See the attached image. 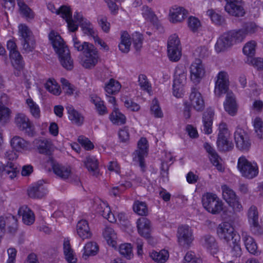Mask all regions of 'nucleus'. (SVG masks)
Returning <instances> with one entry per match:
<instances>
[{
	"instance_id": "1",
	"label": "nucleus",
	"mask_w": 263,
	"mask_h": 263,
	"mask_svg": "<svg viewBox=\"0 0 263 263\" xmlns=\"http://www.w3.org/2000/svg\"><path fill=\"white\" fill-rule=\"evenodd\" d=\"M49 39L55 52L58 54L62 66L67 70H72L73 67V61L71 58L69 50L61 36L52 31L49 34Z\"/></svg>"
},
{
	"instance_id": "2",
	"label": "nucleus",
	"mask_w": 263,
	"mask_h": 263,
	"mask_svg": "<svg viewBox=\"0 0 263 263\" xmlns=\"http://www.w3.org/2000/svg\"><path fill=\"white\" fill-rule=\"evenodd\" d=\"M244 33L241 30L230 31L224 33L217 40L215 44V50L217 52L225 51L234 44L241 42L245 38Z\"/></svg>"
},
{
	"instance_id": "3",
	"label": "nucleus",
	"mask_w": 263,
	"mask_h": 263,
	"mask_svg": "<svg viewBox=\"0 0 263 263\" xmlns=\"http://www.w3.org/2000/svg\"><path fill=\"white\" fill-rule=\"evenodd\" d=\"M18 28V34L23 49L26 53L32 51L35 47V40L32 31L25 24H20Z\"/></svg>"
},
{
	"instance_id": "4",
	"label": "nucleus",
	"mask_w": 263,
	"mask_h": 263,
	"mask_svg": "<svg viewBox=\"0 0 263 263\" xmlns=\"http://www.w3.org/2000/svg\"><path fill=\"white\" fill-rule=\"evenodd\" d=\"M203 208L212 214H218L223 210L221 200L215 194L206 193L202 197Z\"/></svg>"
},
{
	"instance_id": "5",
	"label": "nucleus",
	"mask_w": 263,
	"mask_h": 263,
	"mask_svg": "<svg viewBox=\"0 0 263 263\" xmlns=\"http://www.w3.org/2000/svg\"><path fill=\"white\" fill-rule=\"evenodd\" d=\"M237 168L242 176L248 179H253L258 174L257 163L249 161L245 156H241L238 159Z\"/></svg>"
},
{
	"instance_id": "6",
	"label": "nucleus",
	"mask_w": 263,
	"mask_h": 263,
	"mask_svg": "<svg viewBox=\"0 0 263 263\" xmlns=\"http://www.w3.org/2000/svg\"><path fill=\"white\" fill-rule=\"evenodd\" d=\"M14 123L18 129L29 137L35 134V127L32 121L23 113L17 114L14 118Z\"/></svg>"
},
{
	"instance_id": "7",
	"label": "nucleus",
	"mask_w": 263,
	"mask_h": 263,
	"mask_svg": "<svg viewBox=\"0 0 263 263\" xmlns=\"http://www.w3.org/2000/svg\"><path fill=\"white\" fill-rule=\"evenodd\" d=\"M236 147L240 151L247 152L251 148L252 142L249 134L243 129L237 127L234 133Z\"/></svg>"
},
{
	"instance_id": "8",
	"label": "nucleus",
	"mask_w": 263,
	"mask_h": 263,
	"mask_svg": "<svg viewBox=\"0 0 263 263\" xmlns=\"http://www.w3.org/2000/svg\"><path fill=\"white\" fill-rule=\"evenodd\" d=\"M84 57L82 61V66L86 68L94 67L99 59V54L97 49L93 45H89V47L83 52Z\"/></svg>"
},
{
	"instance_id": "9",
	"label": "nucleus",
	"mask_w": 263,
	"mask_h": 263,
	"mask_svg": "<svg viewBox=\"0 0 263 263\" xmlns=\"http://www.w3.org/2000/svg\"><path fill=\"white\" fill-rule=\"evenodd\" d=\"M217 233L221 239L225 240L228 243L231 240H234L236 237H240L236 235L233 227L228 222L220 223L217 228Z\"/></svg>"
},
{
	"instance_id": "10",
	"label": "nucleus",
	"mask_w": 263,
	"mask_h": 263,
	"mask_svg": "<svg viewBox=\"0 0 263 263\" xmlns=\"http://www.w3.org/2000/svg\"><path fill=\"white\" fill-rule=\"evenodd\" d=\"M190 69L191 81L194 83H199L205 73V68L201 60L195 59L191 64Z\"/></svg>"
},
{
	"instance_id": "11",
	"label": "nucleus",
	"mask_w": 263,
	"mask_h": 263,
	"mask_svg": "<svg viewBox=\"0 0 263 263\" xmlns=\"http://www.w3.org/2000/svg\"><path fill=\"white\" fill-rule=\"evenodd\" d=\"M194 239L191 228L187 226H182L178 229V240L181 246H189Z\"/></svg>"
},
{
	"instance_id": "12",
	"label": "nucleus",
	"mask_w": 263,
	"mask_h": 263,
	"mask_svg": "<svg viewBox=\"0 0 263 263\" xmlns=\"http://www.w3.org/2000/svg\"><path fill=\"white\" fill-rule=\"evenodd\" d=\"M229 88L228 74L224 71H220L217 76L214 92L216 95L220 96L226 93Z\"/></svg>"
},
{
	"instance_id": "13",
	"label": "nucleus",
	"mask_w": 263,
	"mask_h": 263,
	"mask_svg": "<svg viewBox=\"0 0 263 263\" xmlns=\"http://www.w3.org/2000/svg\"><path fill=\"white\" fill-rule=\"evenodd\" d=\"M56 14L60 15L66 21L69 31L74 32L78 30V25L74 23L72 18V11L69 7L62 6L61 9L56 11Z\"/></svg>"
},
{
	"instance_id": "14",
	"label": "nucleus",
	"mask_w": 263,
	"mask_h": 263,
	"mask_svg": "<svg viewBox=\"0 0 263 263\" xmlns=\"http://www.w3.org/2000/svg\"><path fill=\"white\" fill-rule=\"evenodd\" d=\"M95 211L97 213L103 216L110 222L116 221L114 215L111 213L110 207L108 204L102 201H99L95 203Z\"/></svg>"
},
{
	"instance_id": "15",
	"label": "nucleus",
	"mask_w": 263,
	"mask_h": 263,
	"mask_svg": "<svg viewBox=\"0 0 263 263\" xmlns=\"http://www.w3.org/2000/svg\"><path fill=\"white\" fill-rule=\"evenodd\" d=\"M227 4L225 10L230 15L235 16H242L245 12L240 5L241 0H225Z\"/></svg>"
},
{
	"instance_id": "16",
	"label": "nucleus",
	"mask_w": 263,
	"mask_h": 263,
	"mask_svg": "<svg viewBox=\"0 0 263 263\" xmlns=\"http://www.w3.org/2000/svg\"><path fill=\"white\" fill-rule=\"evenodd\" d=\"M47 193V189L43 180H39L33 184L28 189V194L32 198H41Z\"/></svg>"
},
{
	"instance_id": "17",
	"label": "nucleus",
	"mask_w": 263,
	"mask_h": 263,
	"mask_svg": "<svg viewBox=\"0 0 263 263\" xmlns=\"http://www.w3.org/2000/svg\"><path fill=\"white\" fill-rule=\"evenodd\" d=\"M200 243L211 254L217 253L218 251L217 243L214 237L207 234L202 236L200 239Z\"/></svg>"
},
{
	"instance_id": "18",
	"label": "nucleus",
	"mask_w": 263,
	"mask_h": 263,
	"mask_svg": "<svg viewBox=\"0 0 263 263\" xmlns=\"http://www.w3.org/2000/svg\"><path fill=\"white\" fill-rule=\"evenodd\" d=\"M190 100L192 107L197 111H202L204 108V102L201 94L195 87L191 88Z\"/></svg>"
},
{
	"instance_id": "19",
	"label": "nucleus",
	"mask_w": 263,
	"mask_h": 263,
	"mask_svg": "<svg viewBox=\"0 0 263 263\" xmlns=\"http://www.w3.org/2000/svg\"><path fill=\"white\" fill-rule=\"evenodd\" d=\"M214 116V111L212 108H208L203 114V126L201 127V130L205 134L209 135L212 132V124Z\"/></svg>"
},
{
	"instance_id": "20",
	"label": "nucleus",
	"mask_w": 263,
	"mask_h": 263,
	"mask_svg": "<svg viewBox=\"0 0 263 263\" xmlns=\"http://www.w3.org/2000/svg\"><path fill=\"white\" fill-rule=\"evenodd\" d=\"M137 228L139 234L146 239L151 238V222L145 217L139 218L137 222Z\"/></svg>"
},
{
	"instance_id": "21",
	"label": "nucleus",
	"mask_w": 263,
	"mask_h": 263,
	"mask_svg": "<svg viewBox=\"0 0 263 263\" xmlns=\"http://www.w3.org/2000/svg\"><path fill=\"white\" fill-rule=\"evenodd\" d=\"M242 239L244 242L246 249L249 253L255 255L260 254V252L257 250V245L254 239L251 236L248 235L245 232H242Z\"/></svg>"
},
{
	"instance_id": "22",
	"label": "nucleus",
	"mask_w": 263,
	"mask_h": 263,
	"mask_svg": "<svg viewBox=\"0 0 263 263\" xmlns=\"http://www.w3.org/2000/svg\"><path fill=\"white\" fill-rule=\"evenodd\" d=\"M77 232L79 237L83 240L90 238L92 235L88 223L86 220L82 219L78 222Z\"/></svg>"
},
{
	"instance_id": "23",
	"label": "nucleus",
	"mask_w": 263,
	"mask_h": 263,
	"mask_svg": "<svg viewBox=\"0 0 263 263\" xmlns=\"http://www.w3.org/2000/svg\"><path fill=\"white\" fill-rule=\"evenodd\" d=\"M18 171L13 163L8 162L6 165L0 161V175H5L11 179L16 176Z\"/></svg>"
},
{
	"instance_id": "24",
	"label": "nucleus",
	"mask_w": 263,
	"mask_h": 263,
	"mask_svg": "<svg viewBox=\"0 0 263 263\" xmlns=\"http://www.w3.org/2000/svg\"><path fill=\"white\" fill-rule=\"evenodd\" d=\"M225 110L231 116H234L237 112V104L234 94L228 92L224 102Z\"/></svg>"
},
{
	"instance_id": "25",
	"label": "nucleus",
	"mask_w": 263,
	"mask_h": 263,
	"mask_svg": "<svg viewBox=\"0 0 263 263\" xmlns=\"http://www.w3.org/2000/svg\"><path fill=\"white\" fill-rule=\"evenodd\" d=\"M187 15V11L182 7L172 8L170 10V21L173 23L182 22Z\"/></svg>"
},
{
	"instance_id": "26",
	"label": "nucleus",
	"mask_w": 263,
	"mask_h": 263,
	"mask_svg": "<svg viewBox=\"0 0 263 263\" xmlns=\"http://www.w3.org/2000/svg\"><path fill=\"white\" fill-rule=\"evenodd\" d=\"M18 214L22 216L23 221L25 224L29 226L34 222V214L28 206L26 205L21 206L18 211Z\"/></svg>"
},
{
	"instance_id": "27",
	"label": "nucleus",
	"mask_w": 263,
	"mask_h": 263,
	"mask_svg": "<svg viewBox=\"0 0 263 263\" xmlns=\"http://www.w3.org/2000/svg\"><path fill=\"white\" fill-rule=\"evenodd\" d=\"M66 109L68 114V119L73 124L81 126L84 122L83 116L76 110L72 105H67Z\"/></svg>"
},
{
	"instance_id": "28",
	"label": "nucleus",
	"mask_w": 263,
	"mask_h": 263,
	"mask_svg": "<svg viewBox=\"0 0 263 263\" xmlns=\"http://www.w3.org/2000/svg\"><path fill=\"white\" fill-rule=\"evenodd\" d=\"M10 143L12 148L16 152L26 151L30 146L28 141L17 136H15L11 139Z\"/></svg>"
},
{
	"instance_id": "29",
	"label": "nucleus",
	"mask_w": 263,
	"mask_h": 263,
	"mask_svg": "<svg viewBox=\"0 0 263 263\" xmlns=\"http://www.w3.org/2000/svg\"><path fill=\"white\" fill-rule=\"evenodd\" d=\"M33 143L40 153L45 155L50 154L52 147L50 141L47 139H35L33 141Z\"/></svg>"
},
{
	"instance_id": "30",
	"label": "nucleus",
	"mask_w": 263,
	"mask_h": 263,
	"mask_svg": "<svg viewBox=\"0 0 263 263\" xmlns=\"http://www.w3.org/2000/svg\"><path fill=\"white\" fill-rule=\"evenodd\" d=\"M111 122L116 125H122L125 124L126 118L119 108L115 107L112 112L109 116Z\"/></svg>"
},
{
	"instance_id": "31",
	"label": "nucleus",
	"mask_w": 263,
	"mask_h": 263,
	"mask_svg": "<svg viewBox=\"0 0 263 263\" xmlns=\"http://www.w3.org/2000/svg\"><path fill=\"white\" fill-rule=\"evenodd\" d=\"M239 242L240 237H236L232 242H228L230 253L233 258L240 257L242 255V250Z\"/></svg>"
},
{
	"instance_id": "32",
	"label": "nucleus",
	"mask_w": 263,
	"mask_h": 263,
	"mask_svg": "<svg viewBox=\"0 0 263 263\" xmlns=\"http://www.w3.org/2000/svg\"><path fill=\"white\" fill-rule=\"evenodd\" d=\"M84 163L88 171L92 175L98 176L99 174L98 162L95 157H87L84 161Z\"/></svg>"
},
{
	"instance_id": "33",
	"label": "nucleus",
	"mask_w": 263,
	"mask_h": 263,
	"mask_svg": "<svg viewBox=\"0 0 263 263\" xmlns=\"http://www.w3.org/2000/svg\"><path fill=\"white\" fill-rule=\"evenodd\" d=\"M63 251L66 260L69 263H76L77 258L74 257L73 249L71 248L70 241L68 238H65L63 243Z\"/></svg>"
},
{
	"instance_id": "34",
	"label": "nucleus",
	"mask_w": 263,
	"mask_h": 263,
	"mask_svg": "<svg viewBox=\"0 0 263 263\" xmlns=\"http://www.w3.org/2000/svg\"><path fill=\"white\" fill-rule=\"evenodd\" d=\"M52 168L55 174L63 179H67L71 173L70 167L63 166L59 163L54 164Z\"/></svg>"
},
{
	"instance_id": "35",
	"label": "nucleus",
	"mask_w": 263,
	"mask_h": 263,
	"mask_svg": "<svg viewBox=\"0 0 263 263\" xmlns=\"http://www.w3.org/2000/svg\"><path fill=\"white\" fill-rule=\"evenodd\" d=\"M120 39L121 41L118 45L119 50L123 53H128L131 45L129 34L126 31H124L121 33Z\"/></svg>"
},
{
	"instance_id": "36",
	"label": "nucleus",
	"mask_w": 263,
	"mask_h": 263,
	"mask_svg": "<svg viewBox=\"0 0 263 263\" xmlns=\"http://www.w3.org/2000/svg\"><path fill=\"white\" fill-rule=\"evenodd\" d=\"M103 236L109 245L112 247H116L117 235L112 228L110 227H106L103 231Z\"/></svg>"
},
{
	"instance_id": "37",
	"label": "nucleus",
	"mask_w": 263,
	"mask_h": 263,
	"mask_svg": "<svg viewBox=\"0 0 263 263\" xmlns=\"http://www.w3.org/2000/svg\"><path fill=\"white\" fill-rule=\"evenodd\" d=\"M121 88L120 83L114 79H110L108 82L105 84L104 89L108 95H115L118 93Z\"/></svg>"
},
{
	"instance_id": "38",
	"label": "nucleus",
	"mask_w": 263,
	"mask_h": 263,
	"mask_svg": "<svg viewBox=\"0 0 263 263\" xmlns=\"http://www.w3.org/2000/svg\"><path fill=\"white\" fill-rule=\"evenodd\" d=\"M148 143L145 138L142 137L138 141V148L133 153V156H146L148 154Z\"/></svg>"
},
{
	"instance_id": "39",
	"label": "nucleus",
	"mask_w": 263,
	"mask_h": 263,
	"mask_svg": "<svg viewBox=\"0 0 263 263\" xmlns=\"http://www.w3.org/2000/svg\"><path fill=\"white\" fill-rule=\"evenodd\" d=\"M91 102L95 104L98 114L103 116L107 113V109L104 105V101L96 95H92L90 97Z\"/></svg>"
},
{
	"instance_id": "40",
	"label": "nucleus",
	"mask_w": 263,
	"mask_h": 263,
	"mask_svg": "<svg viewBox=\"0 0 263 263\" xmlns=\"http://www.w3.org/2000/svg\"><path fill=\"white\" fill-rule=\"evenodd\" d=\"M10 58L12 64L16 69H22L24 66L23 58L18 50L10 52Z\"/></svg>"
},
{
	"instance_id": "41",
	"label": "nucleus",
	"mask_w": 263,
	"mask_h": 263,
	"mask_svg": "<svg viewBox=\"0 0 263 263\" xmlns=\"http://www.w3.org/2000/svg\"><path fill=\"white\" fill-rule=\"evenodd\" d=\"M99 251V247L96 242H87L84 247L83 258L86 259L89 256L96 255Z\"/></svg>"
},
{
	"instance_id": "42",
	"label": "nucleus",
	"mask_w": 263,
	"mask_h": 263,
	"mask_svg": "<svg viewBox=\"0 0 263 263\" xmlns=\"http://www.w3.org/2000/svg\"><path fill=\"white\" fill-rule=\"evenodd\" d=\"M206 15L210 18L211 21L216 25L222 26L226 24L224 17L217 13L213 9H209L206 11Z\"/></svg>"
},
{
	"instance_id": "43",
	"label": "nucleus",
	"mask_w": 263,
	"mask_h": 263,
	"mask_svg": "<svg viewBox=\"0 0 263 263\" xmlns=\"http://www.w3.org/2000/svg\"><path fill=\"white\" fill-rule=\"evenodd\" d=\"M151 257L158 263H164L168 259L169 255L167 251L162 250L159 252L153 251L150 254Z\"/></svg>"
},
{
	"instance_id": "44",
	"label": "nucleus",
	"mask_w": 263,
	"mask_h": 263,
	"mask_svg": "<svg viewBox=\"0 0 263 263\" xmlns=\"http://www.w3.org/2000/svg\"><path fill=\"white\" fill-rule=\"evenodd\" d=\"M221 190L223 198L228 203L232 202L238 197L235 192L227 185H222Z\"/></svg>"
},
{
	"instance_id": "45",
	"label": "nucleus",
	"mask_w": 263,
	"mask_h": 263,
	"mask_svg": "<svg viewBox=\"0 0 263 263\" xmlns=\"http://www.w3.org/2000/svg\"><path fill=\"white\" fill-rule=\"evenodd\" d=\"M6 221L8 232L12 234H14L18 227L17 219L12 214H8L6 215Z\"/></svg>"
},
{
	"instance_id": "46",
	"label": "nucleus",
	"mask_w": 263,
	"mask_h": 263,
	"mask_svg": "<svg viewBox=\"0 0 263 263\" xmlns=\"http://www.w3.org/2000/svg\"><path fill=\"white\" fill-rule=\"evenodd\" d=\"M17 5L21 13L27 18H33L34 13L32 10L25 3L24 0H17Z\"/></svg>"
},
{
	"instance_id": "47",
	"label": "nucleus",
	"mask_w": 263,
	"mask_h": 263,
	"mask_svg": "<svg viewBox=\"0 0 263 263\" xmlns=\"http://www.w3.org/2000/svg\"><path fill=\"white\" fill-rule=\"evenodd\" d=\"M26 103L31 115L34 118L39 119L41 116V110L39 105L31 98L26 100Z\"/></svg>"
},
{
	"instance_id": "48",
	"label": "nucleus",
	"mask_w": 263,
	"mask_h": 263,
	"mask_svg": "<svg viewBox=\"0 0 263 263\" xmlns=\"http://www.w3.org/2000/svg\"><path fill=\"white\" fill-rule=\"evenodd\" d=\"M11 110L0 102V122L6 123L10 120Z\"/></svg>"
},
{
	"instance_id": "49",
	"label": "nucleus",
	"mask_w": 263,
	"mask_h": 263,
	"mask_svg": "<svg viewBox=\"0 0 263 263\" xmlns=\"http://www.w3.org/2000/svg\"><path fill=\"white\" fill-rule=\"evenodd\" d=\"M209 158L211 162L219 171L223 172L224 171V168L221 163L222 159L216 152L209 155Z\"/></svg>"
},
{
	"instance_id": "50",
	"label": "nucleus",
	"mask_w": 263,
	"mask_h": 263,
	"mask_svg": "<svg viewBox=\"0 0 263 263\" xmlns=\"http://www.w3.org/2000/svg\"><path fill=\"white\" fill-rule=\"evenodd\" d=\"M134 212L139 215L144 216L148 213L147 205L144 202L136 201L133 205Z\"/></svg>"
},
{
	"instance_id": "51",
	"label": "nucleus",
	"mask_w": 263,
	"mask_h": 263,
	"mask_svg": "<svg viewBox=\"0 0 263 263\" xmlns=\"http://www.w3.org/2000/svg\"><path fill=\"white\" fill-rule=\"evenodd\" d=\"M46 89L55 95H59L61 93L60 86L54 80H49L45 84Z\"/></svg>"
},
{
	"instance_id": "52",
	"label": "nucleus",
	"mask_w": 263,
	"mask_h": 263,
	"mask_svg": "<svg viewBox=\"0 0 263 263\" xmlns=\"http://www.w3.org/2000/svg\"><path fill=\"white\" fill-rule=\"evenodd\" d=\"M122 101L124 102V106L128 110L132 111H138L140 109V106L135 102L133 99L127 97H123Z\"/></svg>"
},
{
	"instance_id": "53",
	"label": "nucleus",
	"mask_w": 263,
	"mask_h": 263,
	"mask_svg": "<svg viewBox=\"0 0 263 263\" xmlns=\"http://www.w3.org/2000/svg\"><path fill=\"white\" fill-rule=\"evenodd\" d=\"M151 113L155 118H162L163 116V114L159 106L158 101L156 98L154 99L152 101L151 106Z\"/></svg>"
},
{
	"instance_id": "54",
	"label": "nucleus",
	"mask_w": 263,
	"mask_h": 263,
	"mask_svg": "<svg viewBox=\"0 0 263 263\" xmlns=\"http://www.w3.org/2000/svg\"><path fill=\"white\" fill-rule=\"evenodd\" d=\"M217 145L218 148L220 151H230L234 147L233 143L229 140V139L227 140L221 139V140H217Z\"/></svg>"
},
{
	"instance_id": "55",
	"label": "nucleus",
	"mask_w": 263,
	"mask_h": 263,
	"mask_svg": "<svg viewBox=\"0 0 263 263\" xmlns=\"http://www.w3.org/2000/svg\"><path fill=\"white\" fill-rule=\"evenodd\" d=\"M256 46V43L255 41L248 42L243 48V53L249 57H252L255 55Z\"/></svg>"
},
{
	"instance_id": "56",
	"label": "nucleus",
	"mask_w": 263,
	"mask_h": 263,
	"mask_svg": "<svg viewBox=\"0 0 263 263\" xmlns=\"http://www.w3.org/2000/svg\"><path fill=\"white\" fill-rule=\"evenodd\" d=\"M167 55L171 61H178L181 57V48H167Z\"/></svg>"
},
{
	"instance_id": "57",
	"label": "nucleus",
	"mask_w": 263,
	"mask_h": 263,
	"mask_svg": "<svg viewBox=\"0 0 263 263\" xmlns=\"http://www.w3.org/2000/svg\"><path fill=\"white\" fill-rule=\"evenodd\" d=\"M99 26L103 32L108 33L110 29V24L107 21V17L104 15H100L97 17Z\"/></svg>"
},
{
	"instance_id": "58",
	"label": "nucleus",
	"mask_w": 263,
	"mask_h": 263,
	"mask_svg": "<svg viewBox=\"0 0 263 263\" xmlns=\"http://www.w3.org/2000/svg\"><path fill=\"white\" fill-rule=\"evenodd\" d=\"M120 253L127 259H130L133 255L130 243L121 244L119 247Z\"/></svg>"
},
{
	"instance_id": "59",
	"label": "nucleus",
	"mask_w": 263,
	"mask_h": 263,
	"mask_svg": "<svg viewBox=\"0 0 263 263\" xmlns=\"http://www.w3.org/2000/svg\"><path fill=\"white\" fill-rule=\"evenodd\" d=\"M219 133L218 135L217 140H221V139L227 140L229 139L230 133L227 128L226 123L221 122L219 125Z\"/></svg>"
},
{
	"instance_id": "60",
	"label": "nucleus",
	"mask_w": 263,
	"mask_h": 263,
	"mask_svg": "<svg viewBox=\"0 0 263 263\" xmlns=\"http://www.w3.org/2000/svg\"><path fill=\"white\" fill-rule=\"evenodd\" d=\"M132 186V183L129 181H126L124 183L121 184L119 186L113 187L110 191V194L114 196L120 195L124 190Z\"/></svg>"
},
{
	"instance_id": "61",
	"label": "nucleus",
	"mask_w": 263,
	"mask_h": 263,
	"mask_svg": "<svg viewBox=\"0 0 263 263\" xmlns=\"http://www.w3.org/2000/svg\"><path fill=\"white\" fill-rule=\"evenodd\" d=\"M73 43L75 49L78 51H83V52L87 49V47H89V45H92V44L86 42L82 43L76 35L73 36Z\"/></svg>"
},
{
	"instance_id": "62",
	"label": "nucleus",
	"mask_w": 263,
	"mask_h": 263,
	"mask_svg": "<svg viewBox=\"0 0 263 263\" xmlns=\"http://www.w3.org/2000/svg\"><path fill=\"white\" fill-rule=\"evenodd\" d=\"M142 11L143 16L147 21L153 22L156 18L154 12L152 10L151 8L147 6H143L142 7Z\"/></svg>"
},
{
	"instance_id": "63",
	"label": "nucleus",
	"mask_w": 263,
	"mask_h": 263,
	"mask_svg": "<svg viewBox=\"0 0 263 263\" xmlns=\"http://www.w3.org/2000/svg\"><path fill=\"white\" fill-rule=\"evenodd\" d=\"M181 48L180 42L178 35L176 34L171 35L167 41V48Z\"/></svg>"
},
{
	"instance_id": "64",
	"label": "nucleus",
	"mask_w": 263,
	"mask_h": 263,
	"mask_svg": "<svg viewBox=\"0 0 263 263\" xmlns=\"http://www.w3.org/2000/svg\"><path fill=\"white\" fill-rule=\"evenodd\" d=\"M249 223L258 221V211L256 206H251L248 212Z\"/></svg>"
}]
</instances>
